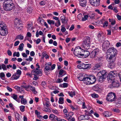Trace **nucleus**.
Instances as JSON below:
<instances>
[{
  "label": "nucleus",
  "instance_id": "nucleus-1",
  "mask_svg": "<svg viewBox=\"0 0 121 121\" xmlns=\"http://www.w3.org/2000/svg\"><path fill=\"white\" fill-rule=\"evenodd\" d=\"M116 49L114 48H109L107 52L106 56L108 58H111V61H113L115 60V56L117 54Z\"/></svg>",
  "mask_w": 121,
  "mask_h": 121
},
{
  "label": "nucleus",
  "instance_id": "nucleus-2",
  "mask_svg": "<svg viewBox=\"0 0 121 121\" xmlns=\"http://www.w3.org/2000/svg\"><path fill=\"white\" fill-rule=\"evenodd\" d=\"M98 73H101V75L106 78H107L109 82L114 80L115 78H114L116 75V71H112L110 72L108 74V73L105 70H103L101 71Z\"/></svg>",
  "mask_w": 121,
  "mask_h": 121
},
{
  "label": "nucleus",
  "instance_id": "nucleus-3",
  "mask_svg": "<svg viewBox=\"0 0 121 121\" xmlns=\"http://www.w3.org/2000/svg\"><path fill=\"white\" fill-rule=\"evenodd\" d=\"M3 6L4 9L7 11H10L15 8L14 5L12 0L4 2Z\"/></svg>",
  "mask_w": 121,
  "mask_h": 121
},
{
  "label": "nucleus",
  "instance_id": "nucleus-4",
  "mask_svg": "<svg viewBox=\"0 0 121 121\" xmlns=\"http://www.w3.org/2000/svg\"><path fill=\"white\" fill-rule=\"evenodd\" d=\"M91 39L89 37H87L83 41V45L86 49H87L89 48L91 44Z\"/></svg>",
  "mask_w": 121,
  "mask_h": 121
},
{
  "label": "nucleus",
  "instance_id": "nucleus-5",
  "mask_svg": "<svg viewBox=\"0 0 121 121\" xmlns=\"http://www.w3.org/2000/svg\"><path fill=\"white\" fill-rule=\"evenodd\" d=\"M116 98L115 94L112 92L109 93L107 95L106 99L108 101H116Z\"/></svg>",
  "mask_w": 121,
  "mask_h": 121
},
{
  "label": "nucleus",
  "instance_id": "nucleus-6",
  "mask_svg": "<svg viewBox=\"0 0 121 121\" xmlns=\"http://www.w3.org/2000/svg\"><path fill=\"white\" fill-rule=\"evenodd\" d=\"M83 49L79 47H76L74 50V55L79 57H81L82 54V53Z\"/></svg>",
  "mask_w": 121,
  "mask_h": 121
},
{
  "label": "nucleus",
  "instance_id": "nucleus-7",
  "mask_svg": "<svg viewBox=\"0 0 121 121\" xmlns=\"http://www.w3.org/2000/svg\"><path fill=\"white\" fill-rule=\"evenodd\" d=\"M6 26L3 25L1 23H0V34L2 36H4L7 35L8 32L6 31Z\"/></svg>",
  "mask_w": 121,
  "mask_h": 121
},
{
  "label": "nucleus",
  "instance_id": "nucleus-8",
  "mask_svg": "<svg viewBox=\"0 0 121 121\" xmlns=\"http://www.w3.org/2000/svg\"><path fill=\"white\" fill-rule=\"evenodd\" d=\"M99 49L98 48L94 49L90 54V57L94 58L96 57L99 53Z\"/></svg>",
  "mask_w": 121,
  "mask_h": 121
},
{
  "label": "nucleus",
  "instance_id": "nucleus-9",
  "mask_svg": "<svg viewBox=\"0 0 121 121\" xmlns=\"http://www.w3.org/2000/svg\"><path fill=\"white\" fill-rule=\"evenodd\" d=\"M97 78L99 82L102 83L104 81V80L106 78V77L102 75L100 73H98L97 75Z\"/></svg>",
  "mask_w": 121,
  "mask_h": 121
},
{
  "label": "nucleus",
  "instance_id": "nucleus-10",
  "mask_svg": "<svg viewBox=\"0 0 121 121\" xmlns=\"http://www.w3.org/2000/svg\"><path fill=\"white\" fill-rule=\"evenodd\" d=\"M100 1V0H90V4L95 6H97L99 5Z\"/></svg>",
  "mask_w": 121,
  "mask_h": 121
},
{
  "label": "nucleus",
  "instance_id": "nucleus-11",
  "mask_svg": "<svg viewBox=\"0 0 121 121\" xmlns=\"http://www.w3.org/2000/svg\"><path fill=\"white\" fill-rule=\"evenodd\" d=\"M52 65L51 63H47L45 65V66L44 70L45 73L47 72V71L49 72L51 70V67Z\"/></svg>",
  "mask_w": 121,
  "mask_h": 121
},
{
  "label": "nucleus",
  "instance_id": "nucleus-12",
  "mask_svg": "<svg viewBox=\"0 0 121 121\" xmlns=\"http://www.w3.org/2000/svg\"><path fill=\"white\" fill-rule=\"evenodd\" d=\"M110 43L108 40L105 41L104 42L103 45L102 47L104 51H105L109 47Z\"/></svg>",
  "mask_w": 121,
  "mask_h": 121
},
{
  "label": "nucleus",
  "instance_id": "nucleus-13",
  "mask_svg": "<svg viewBox=\"0 0 121 121\" xmlns=\"http://www.w3.org/2000/svg\"><path fill=\"white\" fill-rule=\"evenodd\" d=\"M89 52L87 51H85L83 50L82 53V54L81 57L86 58L87 57L90 55Z\"/></svg>",
  "mask_w": 121,
  "mask_h": 121
},
{
  "label": "nucleus",
  "instance_id": "nucleus-14",
  "mask_svg": "<svg viewBox=\"0 0 121 121\" xmlns=\"http://www.w3.org/2000/svg\"><path fill=\"white\" fill-rule=\"evenodd\" d=\"M42 70H39L38 71H36L35 70V69H34L32 70L31 72V74H33V73H34L35 74L37 75H38L39 76H41L42 74Z\"/></svg>",
  "mask_w": 121,
  "mask_h": 121
},
{
  "label": "nucleus",
  "instance_id": "nucleus-15",
  "mask_svg": "<svg viewBox=\"0 0 121 121\" xmlns=\"http://www.w3.org/2000/svg\"><path fill=\"white\" fill-rule=\"evenodd\" d=\"M90 82L89 83H91V84L94 83L96 81L95 77L94 75H92L90 76Z\"/></svg>",
  "mask_w": 121,
  "mask_h": 121
},
{
  "label": "nucleus",
  "instance_id": "nucleus-16",
  "mask_svg": "<svg viewBox=\"0 0 121 121\" xmlns=\"http://www.w3.org/2000/svg\"><path fill=\"white\" fill-rule=\"evenodd\" d=\"M113 81L112 82V87H119V82L117 81H116V82L113 81V80L112 81ZM110 80V82H111Z\"/></svg>",
  "mask_w": 121,
  "mask_h": 121
},
{
  "label": "nucleus",
  "instance_id": "nucleus-17",
  "mask_svg": "<svg viewBox=\"0 0 121 121\" xmlns=\"http://www.w3.org/2000/svg\"><path fill=\"white\" fill-rule=\"evenodd\" d=\"M83 69H89L90 68L91 65L90 64H84L83 63Z\"/></svg>",
  "mask_w": 121,
  "mask_h": 121
},
{
  "label": "nucleus",
  "instance_id": "nucleus-18",
  "mask_svg": "<svg viewBox=\"0 0 121 121\" xmlns=\"http://www.w3.org/2000/svg\"><path fill=\"white\" fill-rule=\"evenodd\" d=\"M60 19L62 23L63 24H66L68 22L67 18L64 16H61L60 18Z\"/></svg>",
  "mask_w": 121,
  "mask_h": 121
},
{
  "label": "nucleus",
  "instance_id": "nucleus-19",
  "mask_svg": "<svg viewBox=\"0 0 121 121\" xmlns=\"http://www.w3.org/2000/svg\"><path fill=\"white\" fill-rule=\"evenodd\" d=\"M19 75L15 73L13 74L11 77V78L12 80H16L18 79L20 77Z\"/></svg>",
  "mask_w": 121,
  "mask_h": 121
},
{
  "label": "nucleus",
  "instance_id": "nucleus-20",
  "mask_svg": "<svg viewBox=\"0 0 121 121\" xmlns=\"http://www.w3.org/2000/svg\"><path fill=\"white\" fill-rule=\"evenodd\" d=\"M90 77H86V76L85 79V81L84 82L85 84L87 85L90 84H91V83H89L90 82Z\"/></svg>",
  "mask_w": 121,
  "mask_h": 121
},
{
  "label": "nucleus",
  "instance_id": "nucleus-21",
  "mask_svg": "<svg viewBox=\"0 0 121 121\" xmlns=\"http://www.w3.org/2000/svg\"><path fill=\"white\" fill-rule=\"evenodd\" d=\"M86 77L82 74H80L78 78L80 81H83L84 82Z\"/></svg>",
  "mask_w": 121,
  "mask_h": 121
},
{
  "label": "nucleus",
  "instance_id": "nucleus-22",
  "mask_svg": "<svg viewBox=\"0 0 121 121\" xmlns=\"http://www.w3.org/2000/svg\"><path fill=\"white\" fill-rule=\"evenodd\" d=\"M20 23L19 20L18 19L16 18L14 20V25L15 27L17 26V25L20 24Z\"/></svg>",
  "mask_w": 121,
  "mask_h": 121
},
{
  "label": "nucleus",
  "instance_id": "nucleus-23",
  "mask_svg": "<svg viewBox=\"0 0 121 121\" xmlns=\"http://www.w3.org/2000/svg\"><path fill=\"white\" fill-rule=\"evenodd\" d=\"M29 88H30V90L32 91L34 93L36 94L37 93V92L35 90V88L34 87L30 85H29Z\"/></svg>",
  "mask_w": 121,
  "mask_h": 121
},
{
  "label": "nucleus",
  "instance_id": "nucleus-24",
  "mask_svg": "<svg viewBox=\"0 0 121 121\" xmlns=\"http://www.w3.org/2000/svg\"><path fill=\"white\" fill-rule=\"evenodd\" d=\"M68 93L69 95V96L71 97H73V95H75V92L74 91H69Z\"/></svg>",
  "mask_w": 121,
  "mask_h": 121
},
{
  "label": "nucleus",
  "instance_id": "nucleus-25",
  "mask_svg": "<svg viewBox=\"0 0 121 121\" xmlns=\"http://www.w3.org/2000/svg\"><path fill=\"white\" fill-rule=\"evenodd\" d=\"M109 59V65L110 66H112V67L114 66L115 65L114 63V62L115 61V60H114L113 61H111V58L110 59V58H108Z\"/></svg>",
  "mask_w": 121,
  "mask_h": 121
},
{
  "label": "nucleus",
  "instance_id": "nucleus-26",
  "mask_svg": "<svg viewBox=\"0 0 121 121\" xmlns=\"http://www.w3.org/2000/svg\"><path fill=\"white\" fill-rule=\"evenodd\" d=\"M26 10L27 13L29 14L31 13L33 11L32 8L30 7H28L27 8Z\"/></svg>",
  "mask_w": 121,
  "mask_h": 121
},
{
  "label": "nucleus",
  "instance_id": "nucleus-27",
  "mask_svg": "<svg viewBox=\"0 0 121 121\" xmlns=\"http://www.w3.org/2000/svg\"><path fill=\"white\" fill-rule=\"evenodd\" d=\"M15 119L18 121H20L19 119L20 117V115L18 113H16L15 114Z\"/></svg>",
  "mask_w": 121,
  "mask_h": 121
},
{
  "label": "nucleus",
  "instance_id": "nucleus-28",
  "mask_svg": "<svg viewBox=\"0 0 121 121\" xmlns=\"http://www.w3.org/2000/svg\"><path fill=\"white\" fill-rule=\"evenodd\" d=\"M23 38L24 37L22 36L21 35H18L16 37L15 40H16L19 39L21 40H22L23 39Z\"/></svg>",
  "mask_w": 121,
  "mask_h": 121
},
{
  "label": "nucleus",
  "instance_id": "nucleus-29",
  "mask_svg": "<svg viewBox=\"0 0 121 121\" xmlns=\"http://www.w3.org/2000/svg\"><path fill=\"white\" fill-rule=\"evenodd\" d=\"M100 66V65L99 64H96L93 67V69L94 70H95L97 69L98 68H99Z\"/></svg>",
  "mask_w": 121,
  "mask_h": 121
},
{
  "label": "nucleus",
  "instance_id": "nucleus-30",
  "mask_svg": "<svg viewBox=\"0 0 121 121\" xmlns=\"http://www.w3.org/2000/svg\"><path fill=\"white\" fill-rule=\"evenodd\" d=\"M86 2L85 0L83 1H81L80 3V5L82 6H85L86 4Z\"/></svg>",
  "mask_w": 121,
  "mask_h": 121
},
{
  "label": "nucleus",
  "instance_id": "nucleus-31",
  "mask_svg": "<svg viewBox=\"0 0 121 121\" xmlns=\"http://www.w3.org/2000/svg\"><path fill=\"white\" fill-rule=\"evenodd\" d=\"M24 44L22 43L19 45L18 49L20 51H22L23 49V47L24 46Z\"/></svg>",
  "mask_w": 121,
  "mask_h": 121
},
{
  "label": "nucleus",
  "instance_id": "nucleus-32",
  "mask_svg": "<svg viewBox=\"0 0 121 121\" xmlns=\"http://www.w3.org/2000/svg\"><path fill=\"white\" fill-rule=\"evenodd\" d=\"M64 98L63 97H60L59 98L58 102L59 104H62L63 103Z\"/></svg>",
  "mask_w": 121,
  "mask_h": 121
},
{
  "label": "nucleus",
  "instance_id": "nucleus-33",
  "mask_svg": "<svg viewBox=\"0 0 121 121\" xmlns=\"http://www.w3.org/2000/svg\"><path fill=\"white\" fill-rule=\"evenodd\" d=\"M27 101L26 99L24 98L21 100V103L22 104H23L24 105L26 104H27Z\"/></svg>",
  "mask_w": 121,
  "mask_h": 121
},
{
  "label": "nucleus",
  "instance_id": "nucleus-34",
  "mask_svg": "<svg viewBox=\"0 0 121 121\" xmlns=\"http://www.w3.org/2000/svg\"><path fill=\"white\" fill-rule=\"evenodd\" d=\"M91 96H92L93 98H97L99 97L98 95L95 93L91 94Z\"/></svg>",
  "mask_w": 121,
  "mask_h": 121
},
{
  "label": "nucleus",
  "instance_id": "nucleus-35",
  "mask_svg": "<svg viewBox=\"0 0 121 121\" xmlns=\"http://www.w3.org/2000/svg\"><path fill=\"white\" fill-rule=\"evenodd\" d=\"M83 14L84 15V17H82V21H86L88 17V15H84V14Z\"/></svg>",
  "mask_w": 121,
  "mask_h": 121
},
{
  "label": "nucleus",
  "instance_id": "nucleus-36",
  "mask_svg": "<svg viewBox=\"0 0 121 121\" xmlns=\"http://www.w3.org/2000/svg\"><path fill=\"white\" fill-rule=\"evenodd\" d=\"M110 29L113 32L114 31V30L117 29H118V27L117 26H116L114 27L110 26Z\"/></svg>",
  "mask_w": 121,
  "mask_h": 121
},
{
  "label": "nucleus",
  "instance_id": "nucleus-37",
  "mask_svg": "<svg viewBox=\"0 0 121 121\" xmlns=\"http://www.w3.org/2000/svg\"><path fill=\"white\" fill-rule=\"evenodd\" d=\"M112 110L114 112L119 113L120 112V110L117 108H112Z\"/></svg>",
  "mask_w": 121,
  "mask_h": 121
},
{
  "label": "nucleus",
  "instance_id": "nucleus-38",
  "mask_svg": "<svg viewBox=\"0 0 121 121\" xmlns=\"http://www.w3.org/2000/svg\"><path fill=\"white\" fill-rule=\"evenodd\" d=\"M115 5V4H112L111 5H109L108 7V9H109L112 10L113 9V7H114V6Z\"/></svg>",
  "mask_w": 121,
  "mask_h": 121
},
{
  "label": "nucleus",
  "instance_id": "nucleus-39",
  "mask_svg": "<svg viewBox=\"0 0 121 121\" xmlns=\"http://www.w3.org/2000/svg\"><path fill=\"white\" fill-rule=\"evenodd\" d=\"M47 22L48 23L50 24H55L53 20H47Z\"/></svg>",
  "mask_w": 121,
  "mask_h": 121
},
{
  "label": "nucleus",
  "instance_id": "nucleus-40",
  "mask_svg": "<svg viewBox=\"0 0 121 121\" xmlns=\"http://www.w3.org/2000/svg\"><path fill=\"white\" fill-rule=\"evenodd\" d=\"M105 113H104V115L105 117H108L111 116V114H109V113L108 112H105Z\"/></svg>",
  "mask_w": 121,
  "mask_h": 121
},
{
  "label": "nucleus",
  "instance_id": "nucleus-41",
  "mask_svg": "<svg viewBox=\"0 0 121 121\" xmlns=\"http://www.w3.org/2000/svg\"><path fill=\"white\" fill-rule=\"evenodd\" d=\"M11 97L17 101V95L13 94V96H12Z\"/></svg>",
  "mask_w": 121,
  "mask_h": 121
},
{
  "label": "nucleus",
  "instance_id": "nucleus-42",
  "mask_svg": "<svg viewBox=\"0 0 121 121\" xmlns=\"http://www.w3.org/2000/svg\"><path fill=\"white\" fill-rule=\"evenodd\" d=\"M104 38L103 35L102 37H101V38H99L98 40L100 42H102L104 40Z\"/></svg>",
  "mask_w": 121,
  "mask_h": 121
},
{
  "label": "nucleus",
  "instance_id": "nucleus-43",
  "mask_svg": "<svg viewBox=\"0 0 121 121\" xmlns=\"http://www.w3.org/2000/svg\"><path fill=\"white\" fill-rule=\"evenodd\" d=\"M89 17L91 19H95V15L93 14H91L89 15H88Z\"/></svg>",
  "mask_w": 121,
  "mask_h": 121
},
{
  "label": "nucleus",
  "instance_id": "nucleus-44",
  "mask_svg": "<svg viewBox=\"0 0 121 121\" xmlns=\"http://www.w3.org/2000/svg\"><path fill=\"white\" fill-rule=\"evenodd\" d=\"M105 17H104L101 20H100V23L101 24H103L105 21Z\"/></svg>",
  "mask_w": 121,
  "mask_h": 121
},
{
  "label": "nucleus",
  "instance_id": "nucleus-45",
  "mask_svg": "<svg viewBox=\"0 0 121 121\" xmlns=\"http://www.w3.org/2000/svg\"><path fill=\"white\" fill-rule=\"evenodd\" d=\"M17 28L20 30L22 29L23 28V26H22V25L19 24V25H17V26H16Z\"/></svg>",
  "mask_w": 121,
  "mask_h": 121
},
{
  "label": "nucleus",
  "instance_id": "nucleus-46",
  "mask_svg": "<svg viewBox=\"0 0 121 121\" xmlns=\"http://www.w3.org/2000/svg\"><path fill=\"white\" fill-rule=\"evenodd\" d=\"M25 108V106H21L20 107V110L22 112H23L24 111V108Z\"/></svg>",
  "mask_w": 121,
  "mask_h": 121
},
{
  "label": "nucleus",
  "instance_id": "nucleus-47",
  "mask_svg": "<svg viewBox=\"0 0 121 121\" xmlns=\"http://www.w3.org/2000/svg\"><path fill=\"white\" fill-rule=\"evenodd\" d=\"M1 67L4 70H7L6 66L4 64H2L1 65Z\"/></svg>",
  "mask_w": 121,
  "mask_h": 121
},
{
  "label": "nucleus",
  "instance_id": "nucleus-48",
  "mask_svg": "<svg viewBox=\"0 0 121 121\" xmlns=\"http://www.w3.org/2000/svg\"><path fill=\"white\" fill-rule=\"evenodd\" d=\"M103 27H104L105 26H107L108 25V22L107 21H105L103 24Z\"/></svg>",
  "mask_w": 121,
  "mask_h": 121
},
{
  "label": "nucleus",
  "instance_id": "nucleus-49",
  "mask_svg": "<svg viewBox=\"0 0 121 121\" xmlns=\"http://www.w3.org/2000/svg\"><path fill=\"white\" fill-rule=\"evenodd\" d=\"M83 63L79 65H77V67L78 68L80 69H83V67H82L83 66Z\"/></svg>",
  "mask_w": 121,
  "mask_h": 121
},
{
  "label": "nucleus",
  "instance_id": "nucleus-50",
  "mask_svg": "<svg viewBox=\"0 0 121 121\" xmlns=\"http://www.w3.org/2000/svg\"><path fill=\"white\" fill-rule=\"evenodd\" d=\"M5 76V74L4 73L2 72L0 73V77L1 78L4 77Z\"/></svg>",
  "mask_w": 121,
  "mask_h": 121
},
{
  "label": "nucleus",
  "instance_id": "nucleus-51",
  "mask_svg": "<svg viewBox=\"0 0 121 121\" xmlns=\"http://www.w3.org/2000/svg\"><path fill=\"white\" fill-rule=\"evenodd\" d=\"M43 111L45 112H50L51 111L50 109L48 108H46Z\"/></svg>",
  "mask_w": 121,
  "mask_h": 121
},
{
  "label": "nucleus",
  "instance_id": "nucleus-52",
  "mask_svg": "<svg viewBox=\"0 0 121 121\" xmlns=\"http://www.w3.org/2000/svg\"><path fill=\"white\" fill-rule=\"evenodd\" d=\"M63 81V80L62 79L58 78L56 82V83H60L62 82Z\"/></svg>",
  "mask_w": 121,
  "mask_h": 121
},
{
  "label": "nucleus",
  "instance_id": "nucleus-53",
  "mask_svg": "<svg viewBox=\"0 0 121 121\" xmlns=\"http://www.w3.org/2000/svg\"><path fill=\"white\" fill-rule=\"evenodd\" d=\"M55 116L54 115L52 114H51L49 116V118L50 119H51L52 120L53 119V118L54 117H55Z\"/></svg>",
  "mask_w": 121,
  "mask_h": 121
},
{
  "label": "nucleus",
  "instance_id": "nucleus-54",
  "mask_svg": "<svg viewBox=\"0 0 121 121\" xmlns=\"http://www.w3.org/2000/svg\"><path fill=\"white\" fill-rule=\"evenodd\" d=\"M46 83L45 82H43L42 83V85L44 87H46Z\"/></svg>",
  "mask_w": 121,
  "mask_h": 121
},
{
  "label": "nucleus",
  "instance_id": "nucleus-55",
  "mask_svg": "<svg viewBox=\"0 0 121 121\" xmlns=\"http://www.w3.org/2000/svg\"><path fill=\"white\" fill-rule=\"evenodd\" d=\"M21 71L20 70L18 69L17 70V72L16 73L17 74L20 75L21 74Z\"/></svg>",
  "mask_w": 121,
  "mask_h": 121
},
{
  "label": "nucleus",
  "instance_id": "nucleus-56",
  "mask_svg": "<svg viewBox=\"0 0 121 121\" xmlns=\"http://www.w3.org/2000/svg\"><path fill=\"white\" fill-rule=\"evenodd\" d=\"M55 66L56 65L55 64H53L52 66H51V70H53L55 68Z\"/></svg>",
  "mask_w": 121,
  "mask_h": 121
},
{
  "label": "nucleus",
  "instance_id": "nucleus-57",
  "mask_svg": "<svg viewBox=\"0 0 121 121\" xmlns=\"http://www.w3.org/2000/svg\"><path fill=\"white\" fill-rule=\"evenodd\" d=\"M34 75V77L33 78V79L35 80H37L38 79V78L36 76V75L35 74H33Z\"/></svg>",
  "mask_w": 121,
  "mask_h": 121
},
{
  "label": "nucleus",
  "instance_id": "nucleus-58",
  "mask_svg": "<svg viewBox=\"0 0 121 121\" xmlns=\"http://www.w3.org/2000/svg\"><path fill=\"white\" fill-rule=\"evenodd\" d=\"M67 119L69 121H74L75 119L74 117H73L71 119V117H69Z\"/></svg>",
  "mask_w": 121,
  "mask_h": 121
},
{
  "label": "nucleus",
  "instance_id": "nucleus-59",
  "mask_svg": "<svg viewBox=\"0 0 121 121\" xmlns=\"http://www.w3.org/2000/svg\"><path fill=\"white\" fill-rule=\"evenodd\" d=\"M7 89L9 91V92H11L12 91V89L9 86H7Z\"/></svg>",
  "mask_w": 121,
  "mask_h": 121
},
{
  "label": "nucleus",
  "instance_id": "nucleus-60",
  "mask_svg": "<svg viewBox=\"0 0 121 121\" xmlns=\"http://www.w3.org/2000/svg\"><path fill=\"white\" fill-rule=\"evenodd\" d=\"M35 113L37 116L39 115L41 113L40 112H38L37 110H35Z\"/></svg>",
  "mask_w": 121,
  "mask_h": 121
},
{
  "label": "nucleus",
  "instance_id": "nucleus-61",
  "mask_svg": "<svg viewBox=\"0 0 121 121\" xmlns=\"http://www.w3.org/2000/svg\"><path fill=\"white\" fill-rule=\"evenodd\" d=\"M20 43V42L18 41H17L15 42L14 44V46H16L18 45L19 43Z\"/></svg>",
  "mask_w": 121,
  "mask_h": 121
},
{
  "label": "nucleus",
  "instance_id": "nucleus-62",
  "mask_svg": "<svg viewBox=\"0 0 121 121\" xmlns=\"http://www.w3.org/2000/svg\"><path fill=\"white\" fill-rule=\"evenodd\" d=\"M7 54L9 56H11L12 54V53L10 50H8L7 51Z\"/></svg>",
  "mask_w": 121,
  "mask_h": 121
},
{
  "label": "nucleus",
  "instance_id": "nucleus-63",
  "mask_svg": "<svg viewBox=\"0 0 121 121\" xmlns=\"http://www.w3.org/2000/svg\"><path fill=\"white\" fill-rule=\"evenodd\" d=\"M60 30L63 33L65 32V31L66 30V29L65 27H63L61 28L60 29Z\"/></svg>",
  "mask_w": 121,
  "mask_h": 121
},
{
  "label": "nucleus",
  "instance_id": "nucleus-64",
  "mask_svg": "<svg viewBox=\"0 0 121 121\" xmlns=\"http://www.w3.org/2000/svg\"><path fill=\"white\" fill-rule=\"evenodd\" d=\"M74 26L73 25H72L71 26L69 29V30L70 31L73 30L74 28Z\"/></svg>",
  "mask_w": 121,
  "mask_h": 121
}]
</instances>
